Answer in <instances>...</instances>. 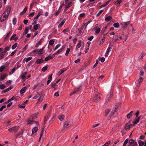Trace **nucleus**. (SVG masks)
Listing matches in <instances>:
<instances>
[{
	"mask_svg": "<svg viewBox=\"0 0 146 146\" xmlns=\"http://www.w3.org/2000/svg\"><path fill=\"white\" fill-rule=\"evenodd\" d=\"M11 10V7L10 6H9L6 7V10L0 18V21L1 22H2L7 19Z\"/></svg>",
	"mask_w": 146,
	"mask_h": 146,
	"instance_id": "f257e3e1",
	"label": "nucleus"
},
{
	"mask_svg": "<svg viewBox=\"0 0 146 146\" xmlns=\"http://www.w3.org/2000/svg\"><path fill=\"white\" fill-rule=\"evenodd\" d=\"M62 121V124L64 127V129L68 128L72 124L73 121L72 119H60Z\"/></svg>",
	"mask_w": 146,
	"mask_h": 146,
	"instance_id": "f03ea898",
	"label": "nucleus"
},
{
	"mask_svg": "<svg viewBox=\"0 0 146 146\" xmlns=\"http://www.w3.org/2000/svg\"><path fill=\"white\" fill-rule=\"evenodd\" d=\"M100 98V94L98 93L95 96L92 98V100L94 102H97L99 100Z\"/></svg>",
	"mask_w": 146,
	"mask_h": 146,
	"instance_id": "7ed1b4c3",
	"label": "nucleus"
},
{
	"mask_svg": "<svg viewBox=\"0 0 146 146\" xmlns=\"http://www.w3.org/2000/svg\"><path fill=\"white\" fill-rule=\"evenodd\" d=\"M118 108V106H116L114 108L113 110V111L111 112L110 115L112 116V117H114V115H115L116 114H117V111H116L117 110V109Z\"/></svg>",
	"mask_w": 146,
	"mask_h": 146,
	"instance_id": "20e7f679",
	"label": "nucleus"
},
{
	"mask_svg": "<svg viewBox=\"0 0 146 146\" xmlns=\"http://www.w3.org/2000/svg\"><path fill=\"white\" fill-rule=\"evenodd\" d=\"M19 127L14 126L12 127L9 128L8 129V131H10L11 132H17L18 129V127Z\"/></svg>",
	"mask_w": 146,
	"mask_h": 146,
	"instance_id": "39448f33",
	"label": "nucleus"
},
{
	"mask_svg": "<svg viewBox=\"0 0 146 146\" xmlns=\"http://www.w3.org/2000/svg\"><path fill=\"white\" fill-rule=\"evenodd\" d=\"M52 121V119H45L43 123L44 125H46L48 126L50 123Z\"/></svg>",
	"mask_w": 146,
	"mask_h": 146,
	"instance_id": "423d86ee",
	"label": "nucleus"
},
{
	"mask_svg": "<svg viewBox=\"0 0 146 146\" xmlns=\"http://www.w3.org/2000/svg\"><path fill=\"white\" fill-rule=\"evenodd\" d=\"M112 96V94L111 92H110L108 94L106 98V101L105 102L106 104L108 103L110 100V98Z\"/></svg>",
	"mask_w": 146,
	"mask_h": 146,
	"instance_id": "0eeeda50",
	"label": "nucleus"
},
{
	"mask_svg": "<svg viewBox=\"0 0 146 146\" xmlns=\"http://www.w3.org/2000/svg\"><path fill=\"white\" fill-rule=\"evenodd\" d=\"M134 126V124L128 125L127 123H126L125 125V128L126 130H129L130 127H132Z\"/></svg>",
	"mask_w": 146,
	"mask_h": 146,
	"instance_id": "6e6552de",
	"label": "nucleus"
},
{
	"mask_svg": "<svg viewBox=\"0 0 146 146\" xmlns=\"http://www.w3.org/2000/svg\"><path fill=\"white\" fill-rule=\"evenodd\" d=\"M130 22L129 21L125 22L124 24H121V27L124 28H126L128 25L130 23Z\"/></svg>",
	"mask_w": 146,
	"mask_h": 146,
	"instance_id": "1a4fd4ad",
	"label": "nucleus"
},
{
	"mask_svg": "<svg viewBox=\"0 0 146 146\" xmlns=\"http://www.w3.org/2000/svg\"><path fill=\"white\" fill-rule=\"evenodd\" d=\"M13 88V87L12 86H10V87L7 88L6 89L3 90L2 92V94H4L5 93H6L10 90H11Z\"/></svg>",
	"mask_w": 146,
	"mask_h": 146,
	"instance_id": "9d476101",
	"label": "nucleus"
},
{
	"mask_svg": "<svg viewBox=\"0 0 146 146\" xmlns=\"http://www.w3.org/2000/svg\"><path fill=\"white\" fill-rule=\"evenodd\" d=\"M44 126L42 127V130H41V133H40V138H39V142H40V139H41V137H42V135H43V132H44Z\"/></svg>",
	"mask_w": 146,
	"mask_h": 146,
	"instance_id": "9b49d317",
	"label": "nucleus"
},
{
	"mask_svg": "<svg viewBox=\"0 0 146 146\" xmlns=\"http://www.w3.org/2000/svg\"><path fill=\"white\" fill-rule=\"evenodd\" d=\"M66 21V19H64L58 25V28H60L62 27V25L64 24V23Z\"/></svg>",
	"mask_w": 146,
	"mask_h": 146,
	"instance_id": "f8f14e48",
	"label": "nucleus"
},
{
	"mask_svg": "<svg viewBox=\"0 0 146 146\" xmlns=\"http://www.w3.org/2000/svg\"><path fill=\"white\" fill-rule=\"evenodd\" d=\"M44 61L43 60L42 58L38 59L36 61V63L37 64H40L42 63Z\"/></svg>",
	"mask_w": 146,
	"mask_h": 146,
	"instance_id": "ddd939ff",
	"label": "nucleus"
},
{
	"mask_svg": "<svg viewBox=\"0 0 146 146\" xmlns=\"http://www.w3.org/2000/svg\"><path fill=\"white\" fill-rule=\"evenodd\" d=\"M27 88L26 87H24L23 88H22L21 90H20V92L21 94H23L24 93L26 90Z\"/></svg>",
	"mask_w": 146,
	"mask_h": 146,
	"instance_id": "4468645a",
	"label": "nucleus"
},
{
	"mask_svg": "<svg viewBox=\"0 0 146 146\" xmlns=\"http://www.w3.org/2000/svg\"><path fill=\"white\" fill-rule=\"evenodd\" d=\"M7 76V74H4L3 75H1V77L0 78V80H4Z\"/></svg>",
	"mask_w": 146,
	"mask_h": 146,
	"instance_id": "2eb2a0df",
	"label": "nucleus"
},
{
	"mask_svg": "<svg viewBox=\"0 0 146 146\" xmlns=\"http://www.w3.org/2000/svg\"><path fill=\"white\" fill-rule=\"evenodd\" d=\"M38 112H37L35 114H34L32 116V119H35L36 118H38Z\"/></svg>",
	"mask_w": 146,
	"mask_h": 146,
	"instance_id": "dca6fc26",
	"label": "nucleus"
},
{
	"mask_svg": "<svg viewBox=\"0 0 146 146\" xmlns=\"http://www.w3.org/2000/svg\"><path fill=\"white\" fill-rule=\"evenodd\" d=\"M32 58L31 57H29L27 58H25L23 59V61L24 62H27L31 60L32 59Z\"/></svg>",
	"mask_w": 146,
	"mask_h": 146,
	"instance_id": "f3484780",
	"label": "nucleus"
},
{
	"mask_svg": "<svg viewBox=\"0 0 146 146\" xmlns=\"http://www.w3.org/2000/svg\"><path fill=\"white\" fill-rule=\"evenodd\" d=\"M53 58V56L49 55L45 58L44 60L45 61H47L50 60L52 59Z\"/></svg>",
	"mask_w": 146,
	"mask_h": 146,
	"instance_id": "a211bd4d",
	"label": "nucleus"
},
{
	"mask_svg": "<svg viewBox=\"0 0 146 146\" xmlns=\"http://www.w3.org/2000/svg\"><path fill=\"white\" fill-rule=\"evenodd\" d=\"M12 33V32L11 31L7 33L6 36L4 38L5 40H6L7 39L9 38L10 36L11 35Z\"/></svg>",
	"mask_w": 146,
	"mask_h": 146,
	"instance_id": "6ab92c4d",
	"label": "nucleus"
},
{
	"mask_svg": "<svg viewBox=\"0 0 146 146\" xmlns=\"http://www.w3.org/2000/svg\"><path fill=\"white\" fill-rule=\"evenodd\" d=\"M38 128L37 127H35L32 129V133L34 134L36 133L38 130Z\"/></svg>",
	"mask_w": 146,
	"mask_h": 146,
	"instance_id": "aec40b11",
	"label": "nucleus"
},
{
	"mask_svg": "<svg viewBox=\"0 0 146 146\" xmlns=\"http://www.w3.org/2000/svg\"><path fill=\"white\" fill-rule=\"evenodd\" d=\"M10 46H7L5 48L3 52L5 54L7 52V51H9L10 50Z\"/></svg>",
	"mask_w": 146,
	"mask_h": 146,
	"instance_id": "412c9836",
	"label": "nucleus"
},
{
	"mask_svg": "<svg viewBox=\"0 0 146 146\" xmlns=\"http://www.w3.org/2000/svg\"><path fill=\"white\" fill-rule=\"evenodd\" d=\"M133 112V111H131L129 113L127 114V117L128 119H129L131 117L132 115V113Z\"/></svg>",
	"mask_w": 146,
	"mask_h": 146,
	"instance_id": "4be33fe9",
	"label": "nucleus"
},
{
	"mask_svg": "<svg viewBox=\"0 0 146 146\" xmlns=\"http://www.w3.org/2000/svg\"><path fill=\"white\" fill-rule=\"evenodd\" d=\"M72 2H70L67 5L65 6V8L68 9L72 6Z\"/></svg>",
	"mask_w": 146,
	"mask_h": 146,
	"instance_id": "5701e85b",
	"label": "nucleus"
},
{
	"mask_svg": "<svg viewBox=\"0 0 146 146\" xmlns=\"http://www.w3.org/2000/svg\"><path fill=\"white\" fill-rule=\"evenodd\" d=\"M27 74V72L23 73L21 75V78L23 79L25 78H26V76Z\"/></svg>",
	"mask_w": 146,
	"mask_h": 146,
	"instance_id": "b1692460",
	"label": "nucleus"
},
{
	"mask_svg": "<svg viewBox=\"0 0 146 146\" xmlns=\"http://www.w3.org/2000/svg\"><path fill=\"white\" fill-rule=\"evenodd\" d=\"M27 9V7H26L20 13V15H22L25 13Z\"/></svg>",
	"mask_w": 146,
	"mask_h": 146,
	"instance_id": "393cba45",
	"label": "nucleus"
},
{
	"mask_svg": "<svg viewBox=\"0 0 146 146\" xmlns=\"http://www.w3.org/2000/svg\"><path fill=\"white\" fill-rule=\"evenodd\" d=\"M74 90L77 93H79L82 91L80 86L78 88H75Z\"/></svg>",
	"mask_w": 146,
	"mask_h": 146,
	"instance_id": "a878e982",
	"label": "nucleus"
},
{
	"mask_svg": "<svg viewBox=\"0 0 146 146\" xmlns=\"http://www.w3.org/2000/svg\"><path fill=\"white\" fill-rule=\"evenodd\" d=\"M3 52L0 53V59L1 60L4 58V56L5 54Z\"/></svg>",
	"mask_w": 146,
	"mask_h": 146,
	"instance_id": "bb28decb",
	"label": "nucleus"
},
{
	"mask_svg": "<svg viewBox=\"0 0 146 146\" xmlns=\"http://www.w3.org/2000/svg\"><path fill=\"white\" fill-rule=\"evenodd\" d=\"M106 37L105 36H104L103 38L100 41V43L99 44L100 45H101L104 42L105 40V39Z\"/></svg>",
	"mask_w": 146,
	"mask_h": 146,
	"instance_id": "cd10ccee",
	"label": "nucleus"
},
{
	"mask_svg": "<svg viewBox=\"0 0 146 146\" xmlns=\"http://www.w3.org/2000/svg\"><path fill=\"white\" fill-rule=\"evenodd\" d=\"M29 29L28 27L26 28L24 32L23 33V34L25 35L27 34L28 32Z\"/></svg>",
	"mask_w": 146,
	"mask_h": 146,
	"instance_id": "c85d7f7f",
	"label": "nucleus"
},
{
	"mask_svg": "<svg viewBox=\"0 0 146 146\" xmlns=\"http://www.w3.org/2000/svg\"><path fill=\"white\" fill-rule=\"evenodd\" d=\"M48 67V65H46V66L43 67L42 69V71L44 72L46 71L47 70Z\"/></svg>",
	"mask_w": 146,
	"mask_h": 146,
	"instance_id": "c756f323",
	"label": "nucleus"
},
{
	"mask_svg": "<svg viewBox=\"0 0 146 146\" xmlns=\"http://www.w3.org/2000/svg\"><path fill=\"white\" fill-rule=\"evenodd\" d=\"M112 18L111 16L110 15L107 17H106L105 18V20L106 21H109Z\"/></svg>",
	"mask_w": 146,
	"mask_h": 146,
	"instance_id": "7c9ffc66",
	"label": "nucleus"
},
{
	"mask_svg": "<svg viewBox=\"0 0 146 146\" xmlns=\"http://www.w3.org/2000/svg\"><path fill=\"white\" fill-rule=\"evenodd\" d=\"M16 69V67L14 68L9 73V74L10 75H11L13 74V73L15 71V70Z\"/></svg>",
	"mask_w": 146,
	"mask_h": 146,
	"instance_id": "2f4dec72",
	"label": "nucleus"
},
{
	"mask_svg": "<svg viewBox=\"0 0 146 146\" xmlns=\"http://www.w3.org/2000/svg\"><path fill=\"white\" fill-rule=\"evenodd\" d=\"M44 48L42 47L41 49H40V50H39V53H38V54H42L44 53V52H43V50L44 49Z\"/></svg>",
	"mask_w": 146,
	"mask_h": 146,
	"instance_id": "473e14b6",
	"label": "nucleus"
},
{
	"mask_svg": "<svg viewBox=\"0 0 146 146\" xmlns=\"http://www.w3.org/2000/svg\"><path fill=\"white\" fill-rule=\"evenodd\" d=\"M66 70H62L59 71L57 73V75H60L61 74L64 72Z\"/></svg>",
	"mask_w": 146,
	"mask_h": 146,
	"instance_id": "72a5a7b5",
	"label": "nucleus"
},
{
	"mask_svg": "<svg viewBox=\"0 0 146 146\" xmlns=\"http://www.w3.org/2000/svg\"><path fill=\"white\" fill-rule=\"evenodd\" d=\"M28 123H27V125L29 124H32L34 123V121L32 120H28L27 121Z\"/></svg>",
	"mask_w": 146,
	"mask_h": 146,
	"instance_id": "f704fd0d",
	"label": "nucleus"
},
{
	"mask_svg": "<svg viewBox=\"0 0 146 146\" xmlns=\"http://www.w3.org/2000/svg\"><path fill=\"white\" fill-rule=\"evenodd\" d=\"M18 45V44L17 43H15V44L13 45L12 46V49L13 50L15 49L16 47H17Z\"/></svg>",
	"mask_w": 146,
	"mask_h": 146,
	"instance_id": "c9c22d12",
	"label": "nucleus"
},
{
	"mask_svg": "<svg viewBox=\"0 0 146 146\" xmlns=\"http://www.w3.org/2000/svg\"><path fill=\"white\" fill-rule=\"evenodd\" d=\"M5 68V66L4 65L1 66L0 67V72H2Z\"/></svg>",
	"mask_w": 146,
	"mask_h": 146,
	"instance_id": "e433bc0d",
	"label": "nucleus"
},
{
	"mask_svg": "<svg viewBox=\"0 0 146 146\" xmlns=\"http://www.w3.org/2000/svg\"><path fill=\"white\" fill-rule=\"evenodd\" d=\"M54 42V41L53 39H52L50 40V41H49V44L50 45L52 46L53 45Z\"/></svg>",
	"mask_w": 146,
	"mask_h": 146,
	"instance_id": "4c0bfd02",
	"label": "nucleus"
},
{
	"mask_svg": "<svg viewBox=\"0 0 146 146\" xmlns=\"http://www.w3.org/2000/svg\"><path fill=\"white\" fill-rule=\"evenodd\" d=\"M79 42L77 44L76 46V48H79L81 46V41H79Z\"/></svg>",
	"mask_w": 146,
	"mask_h": 146,
	"instance_id": "58836bf2",
	"label": "nucleus"
},
{
	"mask_svg": "<svg viewBox=\"0 0 146 146\" xmlns=\"http://www.w3.org/2000/svg\"><path fill=\"white\" fill-rule=\"evenodd\" d=\"M110 2V0H109L107 2L105 3L104 4H103V6L104 7H106L109 3Z\"/></svg>",
	"mask_w": 146,
	"mask_h": 146,
	"instance_id": "ea45409f",
	"label": "nucleus"
},
{
	"mask_svg": "<svg viewBox=\"0 0 146 146\" xmlns=\"http://www.w3.org/2000/svg\"><path fill=\"white\" fill-rule=\"evenodd\" d=\"M70 50V48H67V49L66 53H65V55L66 56H67Z\"/></svg>",
	"mask_w": 146,
	"mask_h": 146,
	"instance_id": "a19ab883",
	"label": "nucleus"
},
{
	"mask_svg": "<svg viewBox=\"0 0 146 146\" xmlns=\"http://www.w3.org/2000/svg\"><path fill=\"white\" fill-rule=\"evenodd\" d=\"M33 53H36L37 54H38V53H39V49H35L32 51Z\"/></svg>",
	"mask_w": 146,
	"mask_h": 146,
	"instance_id": "79ce46f5",
	"label": "nucleus"
},
{
	"mask_svg": "<svg viewBox=\"0 0 146 146\" xmlns=\"http://www.w3.org/2000/svg\"><path fill=\"white\" fill-rule=\"evenodd\" d=\"M16 35L15 34L13 35L10 38V40H13L14 39L15 37L16 36Z\"/></svg>",
	"mask_w": 146,
	"mask_h": 146,
	"instance_id": "37998d69",
	"label": "nucleus"
},
{
	"mask_svg": "<svg viewBox=\"0 0 146 146\" xmlns=\"http://www.w3.org/2000/svg\"><path fill=\"white\" fill-rule=\"evenodd\" d=\"M40 96V95L38 94V92L37 93V94L33 98V99H36L39 96Z\"/></svg>",
	"mask_w": 146,
	"mask_h": 146,
	"instance_id": "c03bdc74",
	"label": "nucleus"
},
{
	"mask_svg": "<svg viewBox=\"0 0 146 146\" xmlns=\"http://www.w3.org/2000/svg\"><path fill=\"white\" fill-rule=\"evenodd\" d=\"M104 11V10H100L99 11V12H98V14L96 15L97 17H98Z\"/></svg>",
	"mask_w": 146,
	"mask_h": 146,
	"instance_id": "a18cd8bd",
	"label": "nucleus"
},
{
	"mask_svg": "<svg viewBox=\"0 0 146 146\" xmlns=\"http://www.w3.org/2000/svg\"><path fill=\"white\" fill-rule=\"evenodd\" d=\"M99 59L102 62H104L105 60V58H104L103 57H100L99 58Z\"/></svg>",
	"mask_w": 146,
	"mask_h": 146,
	"instance_id": "49530a36",
	"label": "nucleus"
},
{
	"mask_svg": "<svg viewBox=\"0 0 146 146\" xmlns=\"http://www.w3.org/2000/svg\"><path fill=\"white\" fill-rule=\"evenodd\" d=\"M138 143L139 146H143L144 145L143 142L141 140H139Z\"/></svg>",
	"mask_w": 146,
	"mask_h": 146,
	"instance_id": "de8ad7c7",
	"label": "nucleus"
},
{
	"mask_svg": "<svg viewBox=\"0 0 146 146\" xmlns=\"http://www.w3.org/2000/svg\"><path fill=\"white\" fill-rule=\"evenodd\" d=\"M61 46V44H58L55 46L54 48V50H56L58 48Z\"/></svg>",
	"mask_w": 146,
	"mask_h": 146,
	"instance_id": "09e8293b",
	"label": "nucleus"
},
{
	"mask_svg": "<svg viewBox=\"0 0 146 146\" xmlns=\"http://www.w3.org/2000/svg\"><path fill=\"white\" fill-rule=\"evenodd\" d=\"M139 110H137L136 112V113H135V115L136 116V118H137L139 116Z\"/></svg>",
	"mask_w": 146,
	"mask_h": 146,
	"instance_id": "8fccbe9b",
	"label": "nucleus"
},
{
	"mask_svg": "<svg viewBox=\"0 0 146 146\" xmlns=\"http://www.w3.org/2000/svg\"><path fill=\"white\" fill-rule=\"evenodd\" d=\"M110 143V141H108L106 143L104 144L102 146H108Z\"/></svg>",
	"mask_w": 146,
	"mask_h": 146,
	"instance_id": "3c124183",
	"label": "nucleus"
},
{
	"mask_svg": "<svg viewBox=\"0 0 146 146\" xmlns=\"http://www.w3.org/2000/svg\"><path fill=\"white\" fill-rule=\"evenodd\" d=\"M6 86L4 84L0 85V88L1 89H3Z\"/></svg>",
	"mask_w": 146,
	"mask_h": 146,
	"instance_id": "603ef678",
	"label": "nucleus"
},
{
	"mask_svg": "<svg viewBox=\"0 0 146 146\" xmlns=\"http://www.w3.org/2000/svg\"><path fill=\"white\" fill-rule=\"evenodd\" d=\"M110 45H109V46L106 52L108 53H109V52L111 51V48L110 46Z\"/></svg>",
	"mask_w": 146,
	"mask_h": 146,
	"instance_id": "864d4df0",
	"label": "nucleus"
},
{
	"mask_svg": "<svg viewBox=\"0 0 146 146\" xmlns=\"http://www.w3.org/2000/svg\"><path fill=\"white\" fill-rule=\"evenodd\" d=\"M35 12L31 13L28 16L29 17H32L34 15H35Z\"/></svg>",
	"mask_w": 146,
	"mask_h": 146,
	"instance_id": "5fc2aeb1",
	"label": "nucleus"
},
{
	"mask_svg": "<svg viewBox=\"0 0 146 146\" xmlns=\"http://www.w3.org/2000/svg\"><path fill=\"white\" fill-rule=\"evenodd\" d=\"M58 119H64L65 118L64 115L61 114L58 116Z\"/></svg>",
	"mask_w": 146,
	"mask_h": 146,
	"instance_id": "6e6d98bb",
	"label": "nucleus"
},
{
	"mask_svg": "<svg viewBox=\"0 0 146 146\" xmlns=\"http://www.w3.org/2000/svg\"><path fill=\"white\" fill-rule=\"evenodd\" d=\"M128 141V139H127L124 142L123 145V146H125L127 144V143Z\"/></svg>",
	"mask_w": 146,
	"mask_h": 146,
	"instance_id": "4d7b16f0",
	"label": "nucleus"
},
{
	"mask_svg": "<svg viewBox=\"0 0 146 146\" xmlns=\"http://www.w3.org/2000/svg\"><path fill=\"white\" fill-rule=\"evenodd\" d=\"M134 142V140L133 139H131L129 141V143L130 145H131L133 144Z\"/></svg>",
	"mask_w": 146,
	"mask_h": 146,
	"instance_id": "13d9d810",
	"label": "nucleus"
},
{
	"mask_svg": "<svg viewBox=\"0 0 146 146\" xmlns=\"http://www.w3.org/2000/svg\"><path fill=\"white\" fill-rule=\"evenodd\" d=\"M65 47V45H64L62 46L61 48L60 49H59V50L61 52H62V51L64 50Z\"/></svg>",
	"mask_w": 146,
	"mask_h": 146,
	"instance_id": "bf43d9fd",
	"label": "nucleus"
},
{
	"mask_svg": "<svg viewBox=\"0 0 146 146\" xmlns=\"http://www.w3.org/2000/svg\"><path fill=\"white\" fill-rule=\"evenodd\" d=\"M17 22V19L16 18H14L13 19V23L14 25H15Z\"/></svg>",
	"mask_w": 146,
	"mask_h": 146,
	"instance_id": "052dcab7",
	"label": "nucleus"
},
{
	"mask_svg": "<svg viewBox=\"0 0 146 146\" xmlns=\"http://www.w3.org/2000/svg\"><path fill=\"white\" fill-rule=\"evenodd\" d=\"M38 27V24L35 25L34 26V29L35 30H36L37 29Z\"/></svg>",
	"mask_w": 146,
	"mask_h": 146,
	"instance_id": "680f3d73",
	"label": "nucleus"
},
{
	"mask_svg": "<svg viewBox=\"0 0 146 146\" xmlns=\"http://www.w3.org/2000/svg\"><path fill=\"white\" fill-rule=\"evenodd\" d=\"M60 10H58V11H57L55 13V16H57L58 15H59L60 13Z\"/></svg>",
	"mask_w": 146,
	"mask_h": 146,
	"instance_id": "e2e57ef3",
	"label": "nucleus"
},
{
	"mask_svg": "<svg viewBox=\"0 0 146 146\" xmlns=\"http://www.w3.org/2000/svg\"><path fill=\"white\" fill-rule=\"evenodd\" d=\"M114 27H119V23H114L113 25Z\"/></svg>",
	"mask_w": 146,
	"mask_h": 146,
	"instance_id": "0e129e2a",
	"label": "nucleus"
},
{
	"mask_svg": "<svg viewBox=\"0 0 146 146\" xmlns=\"http://www.w3.org/2000/svg\"><path fill=\"white\" fill-rule=\"evenodd\" d=\"M139 119H136L135 121L133 122V124H137L138 122L139 121Z\"/></svg>",
	"mask_w": 146,
	"mask_h": 146,
	"instance_id": "69168bd1",
	"label": "nucleus"
},
{
	"mask_svg": "<svg viewBox=\"0 0 146 146\" xmlns=\"http://www.w3.org/2000/svg\"><path fill=\"white\" fill-rule=\"evenodd\" d=\"M100 30H101V29L100 28H98L96 30V33H97V34H98L100 32Z\"/></svg>",
	"mask_w": 146,
	"mask_h": 146,
	"instance_id": "338daca9",
	"label": "nucleus"
},
{
	"mask_svg": "<svg viewBox=\"0 0 146 146\" xmlns=\"http://www.w3.org/2000/svg\"><path fill=\"white\" fill-rule=\"evenodd\" d=\"M110 109H107V110L105 112L106 113V115H107L109 113L110 111Z\"/></svg>",
	"mask_w": 146,
	"mask_h": 146,
	"instance_id": "774afa93",
	"label": "nucleus"
}]
</instances>
